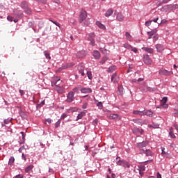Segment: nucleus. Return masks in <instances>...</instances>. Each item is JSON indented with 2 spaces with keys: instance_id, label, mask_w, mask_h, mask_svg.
I'll use <instances>...</instances> for the list:
<instances>
[{
  "instance_id": "864d4df0",
  "label": "nucleus",
  "mask_w": 178,
  "mask_h": 178,
  "mask_svg": "<svg viewBox=\"0 0 178 178\" xmlns=\"http://www.w3.org/2000/svg\"><path fill=\"white\" fill-rule=\"evenodd\" d=\"M22 159H24V161H26V155H24V153L22 154Z\"/></svg>"
},
{
  "instance_id": "0e129e2a",
  "label": "nucleus",
  "mask_w": 178,
  "mask_h": 178,
  "mask_svg": "<svg viewBox=\"0 0 178 178\" xmlns=\"http://www.w3.org/2000/svg\"><path fill=\"white\" fill-rule=\"evenodd\" d=\"M164 149H165V148H162V152H161L162 155H165L166 154V152H165Z\"/></svg>"
},
{
  "instance_id": "423d86ee",
  "label": "nucleus",
  "mask_w": 178,
  "mask_h": 178,
  "mask_svg": "<svg viewBox=\"0 0 178 178\" xmlns=\"http://www.w3.org/2000/svg\"><path fill=\"white\" fill-rule=\"evenodd\" d=\"M149 143V142H148V140H145L141 143H137L136 144V146L137 147V148H144V147H147Z\"/></svg>"
},
{
  "instance_id": "c03bdc74",
  "label": "nucleus",
  "mask_w": 178,
  "mask_h": 178,
  "mask_svg": "<svg viewBox=\"0 0 178 178\" xmlns=\"http://www.w3.org/2000/svg\"><path fill=\"white\" fill-rule=\"evenodd\" d=\"M160 106H161V108H168L169 105H168L166 103H165V104H161Z\"/></svg>"
},
{
  "instance_id": "4d7b16f0",
  "label": "nucleus",
  "mask_w": 178,
  "mask_h": 178,
  "mask_svg": "<svg viewBox=\"0 0 178 178\" xmlns=\"http://www.w3.org/2000/svg\"><path fill=\"white\" fill-rule=\"evenodd\" d=\"M138 83H140L141 81H144V79L143 78H139L138 80H137Z\"/></svg>"
},
{
  "instance_id": "ddd939ff",
  "label": "nucleus",
  "mask_w": 178,
  "mask_h": 178,
  "mask_svg": "<svg viewBox=\"0 0 178 178\" xmlns=\"http://www.w3.org/2000/svg\"><path fill=\"white\" fill-rule=\"evenodd\" d=\"M92 56H94L95 59H99L101 58V54H99V51L95 50L92 52Z\"/></svg>"
},
{
  "instance_id": "1a4fd4ad",
  "label": "nucleus",
  "mask_w": 178,
  "mask_h": 178,
  "mask_svg": "<svg viewBox=\"0 0 178 178\" xmlns=\"http://www.w3.org/2000/svg\"><path fill=\"white\" fill-rule=\"evenodd\" d=\"M81 92H82L83 94H90L91 92H92V90H91V88H82L81 89Z\"/></svg>"
},
{
  "instance_id": "72a5a7b5",
  "label": "nucleus",
  "mask_w": 178,
  "mask_h": 178,
  "mask_svg": "<svg viewBox=\"0 0 178 178\" xmlns=\"http://www.w3.org/2000/svg\"><path fill=\"white\" fill-rule=\"evenodd\" d=\"M44 54L46 59H49V60L51 59V56L49 55V53L47 52V51H44Z\"/></svg>"
},
{
  "instance_id": "b1692460",
  "label": "nucleus",
  "mask_w": 178,
  "mask_h": 178,
  "mask_svg": "<svg viewBox=\"0 0 178 178\" xmlns=\"http://www.w3.org/2000/svg\"><path fill=\"white\" fill-rule=\"evenodd\" d=\"M134 115H139V116H144V111H134Z\"/></svg>"
},
{
  "instance_id": "09e8293b",
  "label": "nucleus",
  "mask_w": 178,
  "mask_h": 178,
  "mask_svg": "<svg viewBox=\"0 0 178 178\" xmlns=\"http://www.w3.org/2000/svg\"><path fill=\"white\" fill-rule=\"evenodd\" d=\"M139 154H145V150L144 149H139Z\"/></svg>"
},
{
  "instance_id": "2f4dec72",
  "label": "nucleus",
  "mask_w": 178,
  "mask_h": 178,
  "mask_svg": "<svg viewBox=\"0 0 178 178\" xmlns=\"http://www.w3.org/2000/svg\"><path fill=\"white\" fill-rule=\"evenodd\" d=\"M124 48H126L127 49H129V51H131L132 46L127 43H125V44H124Z\"/></svg>"
},
{
  "instance_id": "de8ad7c7",
  "label": "nucleus",
  "mask_w": 178,
  "mask_h": 178,
  "mask_svg": "<svg viewBox=\"0 0 178 178\" xmlns=\"http://www.w3.org/2000/svg\"><path fill=\"white\" fill-rule=\"evenodd\" d=\"M19 94L22 97H23V95H24L26 92L23 90H19Z\"/></svg>"
},
{
  "instance_id": "f704fd0d",
  "label": "nucleus",
  "mask_w": 178,
  "mask_h": 178,
  "mask_svg": "<svg viewBox=\"0 0 178 178\" xmlns=\"http://www.w3.org/2000/svg\"><path fill=\"white\" fill-rule=\"evenodd\" d=\"M122 166L124 168H130V164L127 161H124Z\"/></svg>"
},
{
  "instance_id": "a211bd4d",
  "label": "nucleus",
  "mask_w": 178,
  "mask_h": 178,
  "mask_svg": "<svg viewBox=\"0 0 178 178\" xmlns=\"http://www.w3.org/2000/svg\"><path fill=\"white\" fill-rule=\"evenodd\" d=\"M170 0H159L156 3V5L157 6H159L161 5H163V3H168Z\"/></svg>"
},
{
  "instance_id": "c85d7f7f",
  "label": "nucleus",
  "mask_w": 178,
  "mask_h": 178,
  "mask_svg": "<svg viewBox=\"0 0 178 178\" xmlns=\"http://www.w3.org/2000/svg\"><path fill=\"white\" fill-rule=\"evenodd\" d=\"M24 10L25 13H26V15H31V13H32L31 9L29 7L25 8Z\"/></svg>"
},
{
  "instance_id": "a19ab883",
  "label": "nucleus",
  "mask_w": 178,
  "mask_h": 178,
  "mask_svg": "<svg viewBox=\"0 0 178 178\" xmlns=\"http://www.w3.org/2000/svg\"><path fill=\"white\" fill-rule=\"evenodd\" d=\"M124 162V161H123L119 160L118 161H117V165H118L119 166H123Z\"/></svg>"
},
{
  "instance_id": "20e7f679",
  "label": "nucleus",
  "mask_w": 178,
  "mask_h": 178,
  "mask_svg": "<svg viewBox=\"0 0 178 178\" xmlns=\"http://www.w3.org/2000/svg\"><path fill=\"white\" fill-rule=\"evenodd\" d=\"M143 62L145 63V65H149L151 63H152V60H151L148 54H146L143 56Z\"/></svg>"
},
{
  "instance_id": "774afa93",
  "label": "nucleus",
  "mask_w": 178,
  "mask_h": 178,
  "mask_svg": "<svg viewBox=\"0 0 178 178\" xmlns=\"http://www.w3.org/2000/svg\"><path fill=\"white\" fill-rule=\"evenodd\" d=\"M174 8H175V9H178V5H177V4H175V5L174 6Z\"/></svg>"
},
{
  "instance_id": "dca6fc26",
  "label": "nucleus",
  "mask_w": 178,
  "mask_h": 178,
  "mask_svg": "<svg viewBox=\"0 0 178 178\" xmlns=\"http://www.w3.org/2000/svg\"><path fill=\"white\" fill-rule=\"evenodd\" d=\"M109 118L110 119H118V120L122 119V117L118 114H111Z\"/></svg>"
},
{
  "instance_id": "603ef678",
  "label": "nucleus",
  "mask_w": 178,
  "mask_h": 178,
  "mask_svg": "<svg viewBox=\"0 0 178 178\" xmlns=\"http://www.w3.org/2000/svg\"><path fill=\"white\" fill-rule=\"evenodd\" d=\"M156 177H157V178H162V175H161V173L157 172V174H156Z\"/></svg>"
},
{
  "instance_id": "052dcab7",
  "label": "nucleus",
  "mask_w": 178,
  "mask_h": 178,
  "mask_svg": "<svg viewBox=\"0 0 178 178\" xmlns=\"http://www.w3.org/2000/svg\"><path fill=\"white\" fill-rule=\"evenodd\" d=\"M35 1H38V2H43L44 3L47 2V0H35Z\"/></svg>"
},
{
  "instance_id": "aec40b11",
  "label": "nucleus",
  "mask_w": 178,
  "mask_h": 178,
  "mask_svg": "<svg viewBox=\"0 0 178 178\" xmlns=\"http://www.w3.org/2000/svg\"><path fill=\"white\" fill-rule=\"evenodd\" d=\"M96 24H97V26H98V27H99V29H102V30H105V29H106L105 25L102 24V23H101V22L97 21Z\"/></svg>"
},
{
  "instance_id": "37998d69",
  "label": "nucleus",
  "mask_w": 178,
  "mask_h": 178,
  "mask_svg": "<svg viewBox=\"0 0 178 178\" xmlns=\"http://www.w3.org/2000/svg\"><path fill=\"white\" fill-rule=\"evenodd\" d=\"M131 51H132L135 54H137V52H138V50L137 49V48L133 47H131Z\"/></svg>"
},
{
  "instance_id": "9d476101",
  "label": "nucleus",
  "mask_w": 178,
  "mask_h": 178,
  "mask_svg": "<svg viewBox=\"0 0 178 178\" xmlns=\"http://www.w3.org/2000/svg\"><path fill=\"white\" fill-rule=\"evenodd\" d=\"M56 90L58 94H63V92H65V88L62 86H58V85H56Z\"/></svg>"
},
{
  "instance_id": "3c124183",
  "label": "nucleus",
  "mask_w": 178,
  "mask_h": 178,
  "mask_svg": "<svg viewBox=\"0 0 178 178\" xmlns=\"http://www.w3.org/2000/svg\"><path fill=\"white\" fill-rule=\"evenodd\" d=\"M21 134L22 136V140H24L26 138V135H24V132L22 131Z\"/></svg>"
},
{
  "instance_id": "4468645a",
  "label": "nucleus",
  "mask_w": 178,
  "mask_h": 178,
  "mask_svg": "<svg viewBox=\"0 0 178 178\" xmlns=\"http://www.w3.org/2000/svg\"><path fill=\"white\" fill-rule=\"evenodd\" d=\"M78 70L81 76H86V74L84 73V66L81 65H79Z\"/></svg>"
},
{
  "instance_id": "f257e3e1",
  "label": "nucleus",
  "mask_w": 178,
  "mask_h": 178,
  "mask_svg": "<svg viewBox=\"0 0 178 178\" xmlns=\"http://www.w3.org/2000/svg\"><path fill=\"white\" fill-rule=\"evenodd\" d=\"M159 74L161 76H171V74H173V71H168L165 69H161L159 72Z\"/></svg>"
},
{
  "instance_id": "8fccbe9b",
  "label": "nucleus",
  "mask_w": 178,
  "mask_h": 178,
  "mask_svg": "<svg viewBox=\"0 0 178 178\" xmlns=\"http://www.w3.org/2000/svg\"><path fill=\"white\" fill-rule=\"evenodd\" d=\"M46 122H47L49 124H51V123H52V120H51L50 118H48L46 120Z\"/></svg>"
},
{
  "instance_id": "0eeeda50",
  "label": "nucleus",
  "mask_w": 178,
  "mask_h": 178,
  "mask_svg": "<svg viewBox=\"0 0 178 178\" xmlns=\"http://www.w3.org/2000/svg\"><path fill=\"white\" fill-rule=\"evenodd\" d=\"M13 15L14 16H16V17H23V13L22 10H14Z\"/></svg>"
},
{
  "instance_id": "13d9d810",
  "label": "nucleus",
  "mask_w": 178,
  "mask_h": 178,
  "mask_svg": "<svg viewBox=\"0 0 178 178\" xmlns=\"http://www.w3.org/2000/svg\"><path fill=\"white\" fill-rule=\"evenodd\" d=\"M159 19V18H155L153 20H151L152 22H154V23H156L158 22V20Z\"/></svg>"
},
{
  "instance_id": "6e6552de",
  "label": "nucleus",
  "mask_w": 178,
  "mask_h": 178,
  "mask_svg": "<svg viewBox=\"0 0 178 178\" xmlns=\"http://www.w3.org/2000/svg\"><path fill=\"white\" fill-rule=\"evenodd\" d=\"M155 47L157 52H163L165 50V47L163 46V44H157Z\"/></svg>"
},
{
  "instance_id": "e2e57ef3",
  "label": "nucleus",
  "mask_w": 178,
  "mask_h": 178,
  "mask_svg": "<svg viewBox=\"0 0 178 178\" xmlns=\"http://www.w3.org/2000/svg\"><path fill=\"white\" fill-rule=\"evenodd\" d=\"M174 127L176 129L177 131H178V125L177 124H174Z\"/></svg>"
},
{
  "instance_id": "4c0bfd02",
  "label": "nucleus",
  "mask_w": 178,
  "mask_h": 178,
  "mask_svg": "<svg viewBox=\"0 0 178 178\" xmlns=\"http://www.w3.org/2000/svg\"><path fill=\"white\" fill-rule=\"evenodd\" d=\"M97 106H98L99 109H102V108H104V106L102 105V102H99L97 104Z\"/></svg>"
},
{
  "instance_id": "338daca9",
  "label": "nucleus",
  "mask_w": 178,
  "mask_h": 178,
  "mask_svg": "<svg viewBox=\"0 0 178 178\" xmlns=\"http://www.w3.org/2000/svg\"><path fill=\"white\" fill-rule=\"evenodd\" d=\"M132 83H138V80L136 79H132Z\"/></svg>"
},
{
  "instance_id": "5701e85b",
  "label": "nucleus",
  "mask_w": 178,
  "mask_h": 178,
  "mask_svg": "<svg viewBox=\"0 0 178 178\" xmlns=\"http://www.w3.org/2000/svg\"><path fill=\"white\" fill-rule=\"evenodd\" d=\"M115 70H116V66L113 65L108 68L107 72L108 73H113V72H115Z\"/></svg>"
},
{
  "instance_id": "39448f33",
  "label": "nucleus",
  "mask_w": 178,
  "mask_h": 178,
  "mask_svg": "<svg viewBox=\"0 0 178 178\" xmlns=\"http://www.w3.org/2000/svg\"><path fill=\"white\" fill-rule=\"evenodd\" d=\"M95 34L94 33H90L89 36L88 37V41H90V44L94 47L95 45Z\"/></svg>"
},
{
  "instance_id": "c9c22d12",
  "label": "nucleus",
  "mask_w": 178,
  "mask_h": 178,
  "mask_svg": "<svg viewBox=\"0 0 178 178\" xmlns=\"http://www.w3.org/2000/svg\"><path fill=\"white\" fill-rule=\"evenodd\" d=\"M125 37L127 38V40H131V35H130V33H129V32H126Z\"/></svg>"
},
{
  "instance_id": "79ce46f5",
  "label": "nucleus",
  "mask_w": 178,
  "mask_h": 178,
  "mask_svg": "<svg viewBox=\"0 0 178 178\" xmlns=\"http://www.w3.org/2000/svg\"><path fill=\"white\" fill-rule=\"evenodd\" d=\"M152 23V21H147L146 22H145V26H147V27H149V26H151V24Z\"/></svg>"
},
{
  "instance_id": "f03ea898",
  "label": "nucleus",
  "mask_w": 178,
  "mask_h": 178,
  "mask_svg": "<svg viewBox=\"0 0 178 178\" xmlns=\"http://www.w3.org/2000/svg\"><path fill=\"white\" fill-rule=\"evenodd\" d=\"M86 18H87V11L82 10L79 15L80 23H83V22H84V20H86Z\"/></svg>"
},
{
  "instance_id": "cd10ccee",
  "label": "nucleus",
  "mask_w": 178,
  "mask_h": 178,
  "mask_svg": "<svg viewBox=\"0 0 178 178\" xmlns=\"http://www.w3.org/2000/svg\"><path fill=\"white\" fill-rule=\"evenodd\" d=\"M33 168H34V165H30L28 167H26L25 169L26 173H29V172H30L33 169Z\"/></svg>"
},
{
  "instance_id": "5fc2aeb1",
  "label": "nucleus",
  "mask_w": 178,
  "mask_h": 178,
  "mask_svg": "<svg viewBox=\"0 0 178 178\" xmlns=\"http://www.w3.org/2000/svg\"><path fill=\"white\" fill-rule=\"evenodd\" d=\"M139 120V122H140V123H142L143 124H144V123H146V120Z\"/></svg>"
},
{
  "instance_id": "393cba45",
  "label": "nucleus",
  "mask_w": 178,
  "mask_h": 178,
  "mask_svg": "<svg viewBox=\"0 0 178 178\" xmlns=\"http://www.w3.org/2000/svg\"><path fill=\"white\" fill-rule=\"evenodd\" d=\"M169 136L171 137V138H176V136L173 133V128L170 129Z\"/></svg>"
},
{
  "instance_id": "58836bf2",
  "label": "nucleus",
  "mask_w": 178,
  "mask_h": 178,
  "mask_svg": "<svg viewBox=\"0 0 178 178\" xmlns=\"http://www.w3.org/2000/svg\"><path fill=\"white\" fill-rule=\"evenodd\" d=\"M50 22H51V23H54V24H56V26H58V27H60V24H59V22H57L56 21H53L52 19H50Z\"/></svg>"
},
{
  "instance_id": "e433bc0d",
  "label": "nucleus",
  "mask_w": 178,
  "mask_h": 178,
  "mask_svg": "<svg viewBox=\"0 0 178 178\" xmlns=\"http://www.w3.org/2000/svg\"><path fill=\"white\" fill-rule=\"evenodd\" d=\"M168 102V97H164L161 100V104H166Z\"/></svg>"
},
{
  "instance_id": "2eb2a0df",
  "label": "nucleus",
  "mask_w": 178,
  "mask_h": 178,
  "mask_svg": "<svg viewBox=\"0 0 178 178\" xmlns=\"http://www.w3.org/2000/svg\"><path fill=\"white\" fill-rule=\"evenodd\" d=\"M145 115L146 116L152 117V115H154V113L151 111V110H147V111H143V116Z\"/></svg>"
},
{
  "instance_id": "c756f323",
  "label": "nucleus",
  "mask_w": 178,
  "mask_h": 178,
  "mask_svg": "<svg viewBox=\"0 0 178 178\" xmlns=\"http://www.w3.org/2000/svg\"><path fill=\"white\" fill-rule=\"evenodd\" d=\"M106 60H108V57L104 56L100 60L99 63H101V65H104V63H105Z\"/></svg>"
},
{
  "instance_id": "7ed1b4c3",
  "label": "nucleus",
  "mask_w": 178,
  "mask_h": 178,
  "mask_svg": "<svg viewBox=\"0 0 178 178\" xmlns=\"http://www.w3.org/2000/svg\"><path fill=\"white\" fill-rule=\"evenodd\" d=\"M73 101H74V92H70L67 95L66 102L68 103H70V102H73Z\"/></svg>"
},
{
  "instance_id": "412c9836",
  "label": "nucleus",
  "mask_w": 178,
  "mask_h": 178,
  "mask_svg": "<svg viewBox=\"0 0 178 178\" xmlns=\"http://www.w3.org/2000/svg\"><path fill=\"white\" fill-rule=\"evenodd\" d=\"M156 33V31H152L150 32H147L148 39L151 40L152 38V36Z\"/></svg>"
},
{
  "instance_id": "49530a36",
  "label": "nucleus",
  "mask_w": 178,
  "mask_h": 178,
  "mask_svg": "<svg viewBox=\"0 0 178 178\" xmlns=\"http://www.w3.org/2000/svg\"><path fill=\"white\" fill-rule=\"evenodd\" d=\"M7 19L8 20V22H13V17L8 16Z\"/></svg>"
},
{
  "instance_id": "f3484780",
  "label": "nucleus",
  "mask_w": 178,
  "mask_h": 178,
  "mask_svg": "<svg viewBox=\"0 0 178 178\" xmlns=\"http://www.w3.org/2000/svg\"><path fill=\"white\" fill-rule=\"evenodd\" d=\"M142 49L143 51H145V52H147L148 54H154V49L149 48V47H142Z\"/></svg>"
},
{
  "instance_id": "ea45409f",
  "label": "nucleus",
  "mask_w": 178,
  "mask_h": 178,
  "mask_svg": "<svg viewBox=\"0 0 178 178\" xmlns=\"http://www.w3.org/2000/svg\"><path fill=\"white\" fill-rule=\"evenodd\" d=\"M59 126H60V120H58V122H56V124H55L56 129H58V127H59Z\"/></svg>"
},
{
  "instance_id": "680f3d73",
  "label": "nucleus",
  "mask_w": 178,
  "mask_h": 178,
  "mask_svg": "<svg viewBox=\"0 0 178 178\" xmlns=\"http://www.w3.org/2000/svg\"><path fill=\"white\" fill-rule=\"evenodd\" d=\"M23 149H24V147H22L19 149V152H22Z\"/></svg>"
},
{
  "instance_id": "69168bd1",
  "label": "nucleus",
  "mask_w": 178,
  "mask_h": 178,
  "mask_svg": "<svg viewBox=\"0 0 178 178\" xmlns=\"http://www.w3.org/2000/svg\"><path fill=\"white\" fill-rule=\"evenodd\" d=\"M139 133H140V134H144V130L139 129Z\"/></svg>"
},
{
  "instance_id": "7c9ffc66",
  "label": "nucleus",
  "mask_w": 178,
  "mask_h": 178,
  "mask_svg": "<svg viewBox=\"0 0 178 178\" xmlns=\"http://www.w3.org/2000/svg\"><path fill=\"white\" fill-rule=\"evenodd\" d=\"M86 74L89 80H92V72H91V71H88Z\"/></svg>"
},
{
  "instance_id": "6ab92c4d",
  "label": "nucleus",
  "mask_w": 178,
  "mask_h": 178,
  "mask_svg": "<svg viewBox=\"0 0 178 178\" xmlns=\"http://www.w3.org/2000/svg\"><path fill=\"white\" fill-rule=\"evenodd\" d=\"M113 14V10L112 8H109L107 10V11L105 13L106 17H109V16H111V15Z\"/></svg>"
},
{
  "instance_id": "9b49d317",
  "label": "nucleus",
  "mask_w": 178,
  "mask_h": 178,
  "mask_svg": "<svg viewBox=\"0 0 178 178\" xmlns=\"http://www.w3.org/2000/svg\"><path fill=\"white\" fill-rule=\"evenodd\" d=\"M116 19L117 20H118V22H123V20H124V16H123V14H122V13H118L117 14Z\"/></svg>"
},
{
  "instance_id": "f8f14e48",
  "label": "nucleus",
  "mask_w": 178,
  "mask_h": 178,
  "mask_svg": "<svg viewBox=\"0 0 178 178\" xmlns=\"http://www.w3.org/2000/svg\"><path fill=\"white\" fill-rule=\"evenodd\" d=\"M111 81L113 83H118V81H119V78L118 77V74L116 73H114L111 76Z\"/></svg>"
},
{
  "instance_id": "bf43d9fd",
  "label": "nucleus",
  "mask_w": 178,
  "mask_h": 178,
  "mask_svg": "<svg viewBox=\"0 0 178 178\" xmlns=\"http://www.w3.org/2000/svg\"><path fill=\"white\" fill-rule=\"evenodd\" d=\"M15 178H23V175H18L15 176Z\"/></svg>"
},
{
  "instance_id": "473e14b6",
  "label": "nucleus",
  "mask_w": 178,
  "mask_h": 178,
  "mask_svg": "<svg viewBox=\"0 0 178 178\" xmlns=\"http://www.w3.org/2000/svg\"><path fill=\"white\" fill-rule=\"evenodd\" d=\"M15 162V157L11 156L8 161V165H12Z\"/></svg>"
},
{
  "instance_id": "a18cd8bd",
  "label": "nucleus",
  "mask_w": 178,
  "mask_h": 178,
  "mask_svg": "<svg viewBox=\"0 0 178 178\" xmlns=\"http://www.w3.org/2000/svg\"><path fill=\"white\" fill-rule=\"evenodd\" d=\"M140 129L138 128H134L133 129V133H139Z\"/></svg>"
},
{
  "instance_id": "6e6d98bb",
  "label": "nucleus",
  "mask_w": 178,
  "mask_h": 178,
  "mask_svg": "<svg viewBox=\"0 0 178 178\" xmlns=\"http://www.w3.org/2000/svg\"><path fill=\"white\" fill-rule=\"evenodd\" d=\"M67 115H66V114H63V115H61L60 119H65V118H67Z\"/></svg>"
},
{
  "instance_id": "a878e982",
  "label": "nucleus",
  "mask_w": 178,
  "mask_h": 178,
  "mask_svg": "<svg viewBox=\"0 0 178 178\" xmlns=\"http://www.w3.org/2000/svg\"><path fill=\"white\" fill-rule=\"evenodd\" d=\"M84 116H86V113L84 112H81V113H79L77 116V118L76 119V120H79V119H82L83 118H84Z\"/></svg>"
},
{
  "instance_id": "4be33fe9",
  "label": "nucleus",
  "mask_w": 178,
  "mask_h": 178,
  "mask_svg": "<svg viewBox=\"0 0 178 178\" xmlns=\"http://www.w3.org/2000/svg\"><path fill=\"white\" fill-rule=\"evenodd\" d=\"M21 8L24 10V9H27V8H29V4L26 1H22L21 3Z\"/></svg>"
},
{
  "instance_id": "bb28decb",
  "label": "nucleus",
  "mask_w": 178,
  "mask_h": 178,
  "mask_svg": "<svg viewBox=\"0 0 178 178\" xmlns=\"http://www.w3.org/2000/svg\"><path fill=\"white\" fill-rule=\"evenodd\" d=\"M145 155H146V156H152V155H154V153H152V152H151V150H149V149H146Z\"/></svg>"
}]
</instances>
